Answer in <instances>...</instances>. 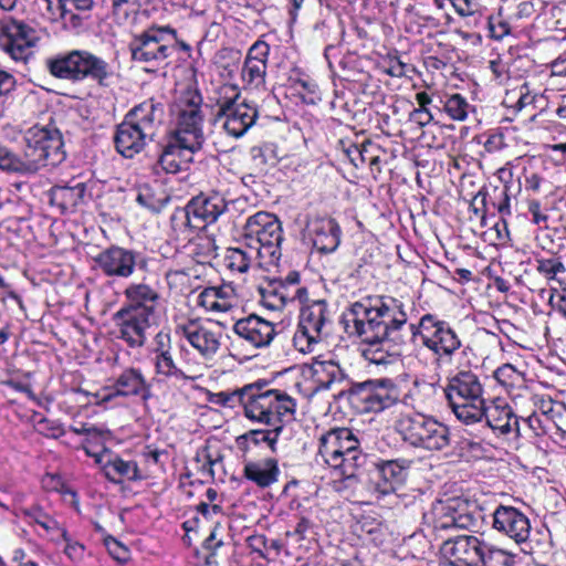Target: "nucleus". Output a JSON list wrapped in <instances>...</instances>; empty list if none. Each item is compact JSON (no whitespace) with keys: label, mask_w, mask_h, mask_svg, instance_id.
Masks as SVG:
<instances>
[{"label":"nucleus","mask_w":566,"mask_h":566,"mask_svg":"<svg viewBox=\"0 0 566 566\" xmlns=\"http://www.w3.org/2000/svg\"><path fill=\"white\" fill-rule=\"evenodd\" d=\"M434 515L430 548L452 566H482L486 542L474 535H452L461 528L479 532L485 525V511L476 501L455 497L432 505Z\"/></svg>","instance_id":"nucleus-1"},{"label":"nucleus","mask_w":566,"mask_h":566,"mask_svg":"<svg viewBox=\"0 0 566 566\" xmlns=\"http://www.w3.org/2000/svg\"><path fill=\"white\" fill-rule=\"evenodd\" d=\"M401 307L392 297H367L354 303L344 314L346 332L360 338L361 355L371 364L389 365L398 360L400 347L394 334L407 322Z\"/></svg>","instance_id":"nucleus-2"},{"label":"nucleus","mask_w":566,"mask_h":566,"mask_svg":"<svg viewBox=\"0 0 566 566\" xmlns=\"http://www.w3.org/2000/svg\"><path fill=\"white\" fill-rule=\"evenodd\" d=\"M66 154L60 130L52 126H34L25 135L23 159L0 145V169L15 172H35L43 167H55Z\"/></svg>","instance_id":"nucleus-3"},{"label":"nucleus","mask_w":566,"mask_h":566,"mask_svg":"<svg viewBox=\"0 0 566 566\" xmlns=\"http://www.w3.org/2000/svg\"><path fill=\"white\" fill-rule=\"evenodd\" d=\"M50 73L72 82L91 81L101 87L109 86L115 73L103 57L87 50H73L48 61Z\"/></svg>","instance_id":"nucleus-4"},{"label":"nucleus","mask_w":566,"mask_h":566,"mask_svg":"<svg viewBox=\"0 0 566 566\" xmlns=\"http://www.w3.org/2000/svg\"><path fill=\"white\" fill-rule=\"evenodd\" d=\"M318 453L334 469H339L346 479L355 476L364 467L366 454L359 449V441L348 428H334L319 438Z\"/></svg>","instance_id":"nucleus-5"},{"label":"nucleus","mask_w":566,"mask_h":566,"mask_svg":"<svg viewBox=\"0 0 566 566\" xmlns=\"http://www.w3.org/2000/svg\"><path fill=\"white\" fill-rule=\"evenodd\" d=\"M438 389L448 401L455 418L462 423H465L471 416L478 412L479 406L485 400L481 378L471 369L459 370L448 379L446 386L438 387L437 385L433 392L437 394Z\"/></svg>","instance_id":"nucleus-6"},{"label":"nucleus","mask_w":566,"mask_h":566,"mask_svg":"<svg viewBox=\"0 0 566 566\" xmlns=\"http://www.w3.org/2000/svg\"><path fill=\"white\" fill-rule=\"evenodd\" d=\"M243 244L261 252V260L268 265L276 264L281 258L283 229L279 218L266 211L250 216L241 232Z\"/></svg>","instance_id":"nucleus-7"},{"label":"nucleus","mask_w":566,"mask_h":566,"mask_svg":"<svg viewBox=\"0 0 566 566\" xmlns=\"http://www.w3.org/2000/svg\"><path fill=\"white\" fill-rule=\"evenodd\" d=\"M252 401L247 406V418L283 431L284 424L294 418L296 403L287 394L277 389L262 391L263 385L255 382Z\"/></svg>","instance_id":"nucleus-8"},{"label":"nucleus","mask_w":566,"mask_h":566,"mask_svg":"<svg viewBox=\"0 0 566 566\" xmlns=\"http://www.w3.org/2000/svg\"><path fill=\"white\" fill-rule=\"evenodd\" d=\"M461 347V339L444 319L437 315L427 313V349L430 350V364L433 366V374L428 376L427 385L436 390L441 380L440 371L452 361L453 354Z\"/></svg>","instance_id":"nucleus-9"},{"label":"nucleus","mask_w":566,"mask_h":566,"mask_svg":"<svg viewBox=\"0 0 566 566\" xmlns=\"http://www.w3.org/2000/svg\"><path fill=\"white\" fill-rule=\"evenodd\" d=\"M226 209L227 202L220 195H199L192 198L185 208L174 212L171 217L174 231L185 233L188 230L182 229L185 227L203 230L208 224L214 223Z\"/></svg>","instance_id":"nucleus-10"},{"label":"nucleus","mask_w":566,"mask_h":566,"mask_svg":"<svg viewBox=\"0 0 566 566\" xmlns=\"http://www.w3.org/2000/svg\"><path fill=\"white\" fill-rule=\"evenodd\" d=\"M226 90L231 91L232 95L226 94L217 101L216 122L221 123L229 136L240 138L255 124L258 109L233 87Z\"/></svg>","instance_id":"nucleus-11"},{"label":"nucleus","mask_w":566,"mask_h":566,"mask_svg":"<svg viewBox=\"0 0 566 566\" xmlns=\"http://www.w3.org/2000/svg\"><path fill=\"white\" fill-rule=\"evenodd\" d=\"M331 323L326 301L318 300L301 310L297 329L293 336L294 347L303 353H311L327 335L325 331Z\"/></svg>","instance_id":"nucleus-12"},{"label":"nucleus","mask_w":566,"mask_h":566,"mask_svg":"<svg viewBox=\"0 0 566 566\" xmlns=\"http://www.w3.org/2000/svg\"><path fill=\"white\" fill-rule=\"evenodd\" d=\"M175 36L176 31L169 27L149 28L132 40L129 44L132 59L154 66L164 63L174 48L168 38L175 39Z\"/></svg>","instance_id":"nucleus-13"},{"label":"nucleus","mask_w":566,"mask_h":566,"mask_svg":"<svg viewBox=\"0 0 566 566\" xmlns=\"http://www.w3.org/2000/svg\"><path fill=\"white\" fill-rule=\"evenodd\" d=\"M485 420V424L495 437L512 441L518 415L514 412L505 398L494 397L485 399L478 408V412L469 418L464 424H475Z\"/></svg>","instance_id":"nucleus-14"},{"label":"nucleus","mask_w":566,"mask_h":566,"mask_svg":"<svg viewBox=\"0 0 566 566\" xmlns=\"http://www.w3.org/2000/svg\"><path fill=\"white\" fill-rule=\"evenodd\" d=\"M202 97L198 93H189L180 101L177 114L176 128L169 134L185 138L192 147H201L205 143L202 132L203 114L201 111Z\"/></svg>","instance_id":"nucleus-15"},{"label":"nucleus","mask_w":566,"mask_h":566,"mask_svg":"<svg viewBox=\"0 0 566 566\" xmlns=\"http://www.w3.org/2000/svg\"><path fill=\"white\" fill-rule=\"evenodd\" d=\"M97 268L109 277L128 279L136 269H145L147 260L139 252L118 245H111L94 259Z\"/></svg>","instance_id":"nucleus-16"},{"label":"nucleus","mask_w":566,"mask_h":566,"mask_svg":"<svg viewBox=\"0 0 566 566\" xmlns=\"http://www.w3.org/2000/svg\"><path fill=\"white\" fill-rule=\"evenodd\" d=\"M447 85V76L439 72L427 80V107L443 109L454 120H465L470 112L475 111L468 99L460 93L449 94L439 87Z\"/></svg>","instance_id":"nucleus-17"},{"label":"nucleus","mask_w":566,"mask_h":566,"mask_svg":"<svg viewBox=\"0 0 566 566\" xmlns=\"http://www.w3.org/2000/svg\"><path fill=\"white\" fill-rule=\"evenodd\" d=\"M470 209L482 227L489 226V219L496 214L511 216V197L509 187L484 186L470 201Z\"/></svg>","instance_id":"nucleus-18"},{"label":"nucleus","mask_w":566,"mask_h":566,"mask_svg":"<svg viewBox=\"0 0 566 566\" xmlns=\"http://www.w3.org/2000/svg\"><path fill=\"white\" fill-rule=\"evenodd\" d=\"M0 30L1 46L15 61L27 60L39 40L36 30L22 20H3Z\"/></svg>","instance_id":"nucleus-19"},{"label":"nucleus","mask_w":566,"mask_h":566,"mask_svg":"<svg viewBox=\"0 0 566 566\" xmlns=\"http://www.w3.org/2000/svg\"><path fill=\"white\" fill-rule=\"evenodd\" d=\"M492 528L517 545L530 542L532 525L530 517L513 505L499 504L491 514Z\"/></svg>","instance_id":"nucleus-20"},{"label":"nucleus","mask_w":566,"mask_h":566,"mask_svg":"<svg viewBox=\"0 0 566 566\" xmlns=\"http://www.w3.org/2000/svg\"><path fill=\"white\" fill-rule=\"evenodd\" d=\"M151 317L145 308L122 307L114 314V321L118 327V338L129 347L138 348L146 343V331L151 325Z\"/></svg>","instance_id":"nucleus-21"},{"label":"nucleus","mask_w":566,"mask_h":566,"mask_svg":"<svg viewBox=\"0 0 566 566\" xmlns=\"http://www.w3.org/2000/svg\"><path fill=\"white\" fill-rule=\"evenodd\" d=\"M188 343L205 358L212 359L221 347L222 333L211 323L189 321L179 327Z\"/></svg>","instance_id":"nucleus-22"},{"label":"nucleus","mask_w":566,"mask_h":566,"mask_svg":"<svg viewBox=\"0 0 566 566\" xmlns=\"http://www.w3.org/2000/svg\"><path fill=\"white\" fill-rule=\"evenodd\" d=\"M201 149V147H192L191 143L186 142L185 138L168 134L157 165L167 174H177L186 170L193 161V155Z\"/></svg>","instance_id":"nucleus-23"},{"label":"nucleus","mask_w":566,"mask_h":566,"mask_svg":"<svg viewBox=\"0 0 566 566\" xmlns=\"http://www.w3.org/2000/svg\"><path fill=\"white\" fill-rule=\"evenodd\" d=\"M270 45L265 41L258 40L248 50L241 77L250 90H265V78Z\"/></svg>","instance_id":"nucleus-24"},{"label":"nucleus","mask_w":566,"mask_h":566,"mask_svg":"<svg viewBox=\"0 0 566 566\" xmlns=\"http://www.w3.org/2000/svg\"><path fill=\"white\" fill-rule=\"evenodd\" d=\"M112 389V392L104 396L103 401H109L116 397H139L146 402L153 397L150 384L142 370L134 367L124 369L115 378Z\"/></svg>","instance_id":"nucleus-25"},{"label":"nucleus","mask_w":566,"mask_h":566,"mask_svg":"<svg viewBox=\"0 0 566 566\" xmlns=\"http://www.w3.org/2000/svg\"><path fill=\"white\" fill-rule=\"evenodd\" d=\"M233 332L254 348L269 346L275 336L274 325L254 314L238 319L233 325Z\"/></svg>","instance_id":"nucleus-26"},{"label":"nucleus","mask_w":566,"mask_h":566,"mask_svg":"<svg viewBox=\"0 0 566 566\" xmlns=\"http://www.w3.org/2000/svg\"><path fill=\"white\" fill-rule=\"evenodd\" d=\"M306 235L313 247L321 253L334 252L339 244L340 229L332 218L313 217L305 227Z\"/></svg>","instance_id":"nucleus-27"},{"label":"nucleus","mask_w":566,"mask_h":566,"mask_svg":"<svg viewBox=\"0 0 566 566\" xmlns=\"http://www.w3.org/2000/svg\"><path fill=\"white\" fill-rule=\"evenodd\" d=\"M165 108L161 103L150 98L133 107L125 116L134 126L142 130L149 140L154 138L157 129L163 124Z\"/></svg>","instance_id":"nucleus-28"},{"label":"nucleus","mask_w":566,"mask_h":566,"mask_svg":"<svg viewBox=\"0 0 566 566\" xmlns=\"http://www.w3.org/2000/svg\"><path fill=\"white\" fill-rule=\"evenodd\" d=\"M553 427H556L553 417L539 416L535 411L521 412L513 441L534 443L538 438L546 436Z\"/></svg>","instance_id":"nucleus-29"},{"label":"nucleus","mask_w":566,"mask_h":566,"mask_svg":"<svg viewBox=\"0 0 566 566\" xmlns=\"http://www.w3.org/2000/svg\"><path fill=\"white\" fill-rule=\"evenodd\" d=\"M281 474L275 458L266 457L259 460H243V478L260 489H266L279 481Z\"/></svg>","instance_id":"nucleus-30"},{"label":"nucleus","mask_w":566,"mask_h":566,"mask_svg":"<svg viewBox=\"0 0 566 566\" xmlns=\"http://www.w3.org/2000/svg\"><path fill=\"white\" fill-rule=\"evenodd\" d=\"M262 303L271 310H281L286 303L294 301L296 297L302 300L307 295L305 287H290L282 280H272L265 285L258 289Z\"/></svg>","instance_id":"nucleus-31"},{"label":"nucleus","mask_w":566,"mask_h":566,"mask_svg":"<svg viewBox=\"0 0 566 566\" xmlns=\"http://www.w3.org/2000/svg\"><path fill=\"white\" fill-rule=\"evenodd\" d=\"M311 369L317 389L329 390L347 382L346 374L333 358L315 357Z\"/></svg>","instance_id":"nucleus-32"},{"label":"nucleus","mask_w":566,"mask_h":566,"mask_svg":"<svg viewBox=\"0 0 566 566\" xmlns=\"http://www.w3.org/2000/svg\"><path fill=\"white\" fill-rule=\"evenodd\" d=\"M451 53L452 45L448 31L427 32V72L430 69L440 71L450 67Z\"/></svg>","instance_id":"nucleus-33"},{"label":"nucleus","mask_w":566,"mask_h":566,"mask_svg":"<svg viewBox=\"0 0 566 566\" xmlns=\"http://www.w3.org/2000/svg\"><path fill=\"white\" fill-rule=\"evenodd\" d=\"M149 139L142 130L126 118L117 126L114 143L117 151L126 158L139 153Z\"/></svg>","instance_id":"nucleus-34"},{"label":"nucleus","mask_w":566,"mask_h":566,"mask_svg":"<svg viewBox=\"0 0 566 566\" xmlns=\"http://www.w3.org/2000/svg\"><path fill=\"white\" fill-rule=\"evenodd\" d=\"M515 407L520 412L535 411L539 416L553 417L555 401L551 396L538 392L534 387L524 388L522 394L515 397Z\"/></svg>","instance_id":"nucleus-35"},{"label":"nucleus","mask_w":566,"mask_h":566,"mask_svg":"<svg viewBox=\"0 0 566 566\" xmlns=\"http://www.w3.org/2000/svg\"><path fill=\"white\" fill-rule=\"evenodd\" d=\"M86 186L77 182L74 186H54L49 192V201L52 206L57 207L62 213L76 208L84 198Z\"/></svg>","instance_id":"nucleus-36"},{"label":"nucleus","mask_w":566,"mask_h":566,"mask_svg":"<svg viewBox=\"0 0 566 566\" xmlns=\"http://www.w3.org/2000/svg\"><path fill=\"white\" fill-rule=\"evenodd\" d=\"M124 295L129 302L125 307L145 308L147 310V315H154L155 308L158 304L159 294L150 285L145 283L129 284L125 289Z\"/></svg>","instance_id":"nucleus-37"},{"label":"nucleus","mask_w":566,"mask_h":566,"mask_svg":"<svg viewBox=\"0 0 566 566\" xmlns=\"http://www.w3.org/2000/svg\"><path fill=\"white\" fill-rule=\"evenodd\" d=\"M493 377L501 385L505 391L512 397L513 402L515 403V397L522 394L524 388H530L527 386L525 374L517 370L515 366L512 364H504L497 367L493 371Z\"/></svg>","instance_id":"nucleus-38"},{"label":"nucleus","mask_w":566,"mask_h":566,"mask_svg":"<svg viewBox=\"0 0 566 566\" xmlns=\"http://www.w3.org/2000/svg\"><path fill=\"white\" fill-rule=\"evenodd\" d=\"M227 266L231 271L245 273L253 265L262 266L264 260H261V252H256L252 248H230L226 255Z\"/></svg>","instance_id":"nucleus-39"},{"label":"nucleus","mask_w":566,"mask_h":566,"mask_svg":"<svg viewBox=\"0 0 566 566\" xmlns=\"http://www.w3.org/2000/svg\"><path fill=\"white\" fill-rule=\"evenodd\" d=\"M255 389V384H249L231 391L214 392L210 395L209 401L230 409L242 406L247 416V406L252 401Z\"/></svg>","instance_id":"nucleus-40"},{"label":"nucleus","mask_w":566,"mask_h":566,"mask_svg":"<svg viewBox=\"0 0 566 566\" xmlns=\"http://www.w3.org/2000/svg\"><path fill=\"white\" fill-rule=\"evenodd\" d=\"M485 0H450L455 12L467 19V25L479 28L484 24L489 12Z\"/></svg>","instance_id":"nucleus-41"},{"label":"nucleus","mask_w":566,"mask_h":566,"mask_svg":"<svg viewBox=\"0 0 566 566\" xmlns=\"http://www.w3.org/2000/svg\"><path fill=\"white\" fill-rule=\"evenodd\" d=\"M398 430L402 439L412 447H421L424 438V415L417 411L405 415L398 422Z\"/></svg>","instance_id":"nucleus-42"},{"label":"nucleus","mask_w":566,"mask_h":566,"mask_svg":"<svg viewBox=\"0 0 566 566\" xmlns=\"http://www.w3.org/2000/svg\"><path fill=\"white\" fill-rule=\"evenodd\" d=\"M535 270L547 281L556 280L558 274L566 273L563 258L558 252L546 251L534 253Z\"/></svg>","instance_id":"nucleus-43"},{"label":"nucleus","mask_w":566,"mask_h":566,"mask_svg":"<svg viewBox=\"0 0 566 566\" xmlns=\"http://www.w3.org/2000/svg\"><path fill=\"white\" fill-rule=\"evenodd\" d=\"M104 473L105 476L113 482H117L122 478H126L130 481L142 479L136 462L124 461L118 455L113 453L105 462Z\"/></svg>","instance_id":"nucleus-44"},{"label":"nucleus","mask_w":566,"mask_h":566,"mask_svg":"<svg viewBox=\"0 0 566 566\" xmlns=\"http://www.w3.org/2000/svg\"><path fill=\"white\" fill-rule=\"evenodd\" d=\"M49 4H53L54 0H46ZM56 7L60 10L62 20L70 23L73 28L82 25V18L78 12H87L93 8L94 0H55Z\"/></svg>","instance_id":"nucleus-45"},{"label":"nucleus","mask_w":566,"mask_h":566,"mask_svg":"<svg viewBox=\"0 0 566 566\" xmlns=\"http://www.w3.org/2000/svg\"><path fill=\"white\" fill-rule=\"evenodd\" d=\"M450 447L449 428L427 416V451H444Z\"/></svg>","instance_id":"nucleus-46"},{"label":"nucleus","mask_w":566,"mask_h":566,"mask_svg":"<svg viewBox=\"0 0 566 566\" xmlns=\"http://www.w3.org/2000/svg\"><path fill=\"white\" fill-rule=\"evenodd\" d=\"M217 244L212 237L208 234H198L189 241V254L197 263L205 264L213 260L217 254Z\"/></svg>","instance_id":"nucleus-47"},{"label":"nucleus","mask_w":566,"mask_h":566,"mask_svg":"<svg viewBox=\"0 0 566 566\" xmlns=\"http://www.w3.org/2000/svg\"><path fill=\"white\" fill-rule=\"evenodd\" d=\"M370 386V381L360 385L364 395L361 399L368 405L370 411L379 412L395 403L396 399L386 388L380 387L371 390L369 389Z\"/></svg>","instance_id":"nucleus-48"},{"label":"nucleus","mask_w":566,"mask_h":566,"mask_svg":"<svg viewBox=\"0 0 566 566\" xmlns=\"http://www.w3.org/2000/svg\"><path fill=\"white\" fill-rule=\"evenodd\" d=\"M155 371L158 376L176 380H189L191 377L187 376L176 364L171 352L159 356H154Z\"/></svg>","instance_id":"nucleus-49"},{"label":"nucleus","mask_w":566,"mask_h":566,"mask_svg":"<svg viewBox=\"0 0 566 566\" xmlns=\"http://www.w3.org/2000/svg\"><path fill=\"white\" fill-rule=\"evenodd\" d=\"M427 150H448V136L444 135L443 129L437 123H431L432 115L430 108L427 107Z\"/></svg>","instance_id":"nucleus-50"},{"label":"nucleus","mask_w":566,"mask_h":566,"mask_svg":"<svg viewBox=\"0 0 566 566\" xmlns=\"http://www.w3.org/2000/svg\"><path fill=\"white\" fill-rule=\"evenodd\" d=\"M374 470L377 471L378 478L388 480L396 489L406 478L405 468L397 461H387L381 464H375Z\"/></svg>","instance_id":"nucleus-51"},{"label":"nucleus","mask_w":566,"mask_h":566,"mask_svg":"<svg viewBox=\"0 0 566 566\" xmlns=\"http://www.w3.org/2000/svg\"><path fill=\"white\" fill-rule=\"evenodd\" d=\"M454 159L448 150H427V166L432 164L431 176L439 177L446 170H449Z\"/></svg>","instance_id":"nucleus-52"},{"label":"nucleus","mask_w":566,"mask_h":566,"mask_svg":"<svg viewBox=\"0 0 566 566\" xmlns=\"http://www.w3.org/2000/svg\"><path fill=\"white\" fill-rule=\"evenodd\" d=\"M482 27H486L489 30V36L497 41L504 39L511 33V25L503 18L501 12L497 14H490L488 12L484 24Z\"/></svg>","instance_id":"nucleus-53"},{"label":"nucleus","mask_w":566,"mask_h":566,"mask_svg":"<svg viewBox=\"0 0 566 566\" xmlns=\"http://www.w3.org/2000/svg\"><path fill=\"white\" fill-rule=\"evenodd\" d=\"M281 432L282 431H275L274 427H268V429L250 430L244 436H242V438L245 439L247 441L252 442L255 446H258L261 442H265L269 446V448L274 452L275 444Z\"/></svg>","instance_id":"nucleus-54"},{"label":"nucleus","mask_w":566,"mask_h":566,"mask_svg":"<svg viewBox=\"0 0 566 566\" xmlns=\"http://www.w3.org/2000/svg\"><path fill=\"white\" fill-rule=\"evenodd\" d=\"M505 132H507V128L503 127H497L486 132L484 134L485 140L483 142L485 151L493 154L506 148L507 144L505 142Z\"/></svg>","instance_id":"nucleus-55"},{"label":"nucleus","mask_w":566,"mask_h":566,"mask_svg":"<svg viewBox=\"0 0 566 566\" xmlns=\"http://www.w3.org/2000/svg\"><path fill=\"white\" fill-rule=\"evenodd\" d=\"M150 0H113V13L118 19H127L136 14L138 10L148 4Z\"/></svg>","instance_id":"nucleus-56"},{"label":"nucleus","mask_w":566,"mask_h":566,"mask_svg":"<svg viewBox=\"0 0 566 566\" xmlns=\"http://www.w3.org/2000/svg\"><path fill=\"white\" fill-rule=\"evenodd\" d=\"M250 156L251 160L258 167H264L266 165L275 164L274 149L270 144L253 146L250 149Z\"/></svg>","instance_id":"nucleus-57"},{"label":"nucleus","mask_w":566,"mask_h":566,"mask_svg":"<svg viewBox=\"0 0 566 566\" xmlns=\"http://www.w3.org/2000/svg\"><path fill=\"white\" fill-rule=\"evenodd\" d=\"M451 17L446 10H438L436 13L427 14V32L438 33V31H448Z\"/></svg>","instance_id":"nucleus-58"},{"label":"nucleus","mask_w":566,"mask_h":566,"mask_svg":"<svg viewBox=\"0 0 566 566\" xmlns=\"http://www.w3.org/2000/svg\"><path fill=\"white\" fill-rule=\"evenodd\" d=\"M28 515L34 523L42 526L48 532L60 530L59 523L39 506L32 507L28 512Z\"/></svg>","instance_id":"nucleus-59"},{"label":"nucleus","mask_w":566,"mask_h":566,"mask_svg":"<svg viewBox=\"0 0 566 566\" xmlns=\"http://www.w3.org/2000/svg\"><path fill=\"white\" fill-rule=\"evenodd\" d=\"M136 201L142 207L156 213L160 212L165 206V200L156 198L147 188L138 192Z\"/></svg>","instance_id":"nucleus-60"},{"label":"nucleus","mask_w":566,"mask_h":566,"mask_svg":"<svg viewBox=\"0 0 566 566\" xmlns=\"http://www.w3.org/2000/svg\"><path fill=\"white\" fill-rule=\"evenodd\" d=\"M216 302L224 305L221 308H217L218 313H226L233 307V291L230 287L224 286H212Z\"/></svg>","instance_id":"nucleus-61"},{"label":"nucleus","mask_w":566,"mask_h":566,"mask_svg":"<svg viewBox=\"0 0 566 566\" xmlns=\"http://www.w3.org/2000/svg\"><path fill=\"white\" fill-rule=\"evenodd\" d=\"M527 212L534 224H546L548 221L547 213L542 209V205L537 199L527 200Z\"/></svg>","instance_id":"nucleus-62"},{"label":"nucleus","mask_w":566,"mask_h":566,"mask_svg":"<svg viewBox=\"0 0 566 566\" xmlns=\"http://www.w3.org/2000/svg\"><path fill=\"white\" fill-rule=\"evenodd\" d=\"M370 490L379 495H387L395 492L397 489L388 480L377 476V471L373 470L370 473Z\"/></svg>","instance_id":"nucleus-63"},{"label":"nucleus","mask_w":566,"mask_h":566,"mask_svg":"<svg viewBox=\"0 0 566 566\" xmlns=\"http://www.w3.org/2000/svg\"><path fill=\"white\" fill-rule=\"evenodd\" d=\"M198 305L210 313H218L217 308H221L223 305L216 302L212 286L206 287L198 295Z\"/></svg>","instance_id":"nucleus-64"}]
</instances>
